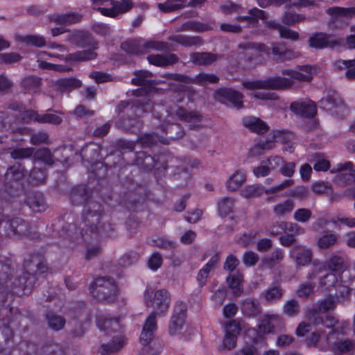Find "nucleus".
Listing matches in <instances>:
<instances>
[{
	"label": "nucleus",
	"instance_id": "1",
	"mask_svg": "<svg viewBox=\"0 0 355 355\" xmlns=\"http://www.w3.org/2000/svg\"><path fill=\"white\" fill-rule=\"evenodd\" d=\"M153 107L154 103L148 95L132 101H122L115 109L119 115L122 114L116 124L125 132L135 133L143 125L139 116L144 113L153 112Z\"/></svg>",
	"mask_w": 355,
	"mask_h": 355
},
{
	"label": "nucleus",
	"instance_id": "2",
	"mask_svg": "<svg viewBox=\"0 0 355 355\" xmlns=\"http://www.w3.org/2000/svg\"><path fill=\"white\" fill-rule=\"evenodd\" d=\"M94 189L87 184H80L73 187L69 193L71 202L73 205H83V220L85 225L96 230V223L104 214L101 203L92 200Z\"/></svg>",
	"mask_w": 355,
	"mask_h": 355
},
{
	"label": "nucleus",
	"instance_id": "3",
	"mask_svg": "<svg viewBox=\"0 0 355 355\" xmlns=\"http://www.w3.org/2000/svg\"><path fill=\"white\" fill-rule=\"evenodd\" d=\"M239 49L245 51V57L247 60L252 62L258 52L264 53L276 62H284L297 57L295 51L288 49L283 42L272 43L270 46L259 42H246L239 44Z\"/></svg>",
	"mask_w": 355,
	"mask_h": 355
},
{
	"label": "nucleus",
	"instance_id": "4",
	"mask_svg": "<svg viewBox=\"0 0 355 355\" xmlns=\"http://www.w3.org/2000/svg\"><path fill=\"white\" fill-rule=\"evenodd\" d=\"M102 147L100 144L94 142H90L86 144L80 151V156L83 159L88 162H93L91 166V172L94 174V178H106L110 175L107 171L109 168L112 166L116 168L117 164L113 162L112 165H110V159L114 155H110L106 157L107 163L104 164L97 160L101 157V152Z\"/></svg>",
	"mask_w": 355,
	"mask_h": 355
},
{
	"label": "nucleus",
	"instance_id": "5",
	"mask_svg": "<svg viewBox=\"0 0 355 355\" xmlns=\"http://www.w3.org/2000/svg\"><path fill=\"white\" fill-rule=\"evenodd\" d=\"M14 336V331L8 324L3 323L0 326V355H35L36 344L27 340H23L7 350L13 343Z\"/></svg>",
	"mask_w": 355,
	"mask_h": 355
},
{
	"label": "nucleus",
	"instance_id": "6",
	"mask_svg": "<svg viewBox=\"0 0 355 355\" xmlns=\"http://www.w3.org/2000/svg\"><path fill=\"white\" fill-rule=\"evenodd\" d=\"M132 164L137 166L139 171L148 173L154 171L155 175H162L168 168L166 155H152L146 151L141 150L133 153Z\"/></svg>",
	"mask_w": 355,
	"mask_h": 355
},
{
	"label": "nucleus",
	"instance_id": "7",
	"mask_svg": "<svg viewBox=\"0 0 355 355\" xmlns=\"http://www.w3.org/2000/svg\"><path fill=\"white\" fill-rule=\"evenodd\" d=\"M90 292L98 301L111 303L117 297V286L113 278L99 277L90 286Z\"/></svg>",
	"mask_w": 355,
	"mask_h": 355
},
{
	"label": "nucleus",
	"instance_id": "8",
	"mask_svg": "<svg viewBox=\"0 0 355 355\" xmlns=\"http://www.w3.org/2000/svg\"><path fill=\"white\" fill-rule=\"evenodd\" d=\"M144 298L148 307H154V310L150 313H154L155 320L157 316L162 315L168 310L171 303L170 294L165 289L153 292L147 287Z\"/></svg>",
	"mask_w": 355,
	"mask_h": 355
},
{
	"label": "nucleus",
	"instance_id": "9",
	"mask_svg": "<svg viewBox=\"0 0 355 355\" xmlns=\"http://www.w3.org/2000/svg\"><path fill=\"white\" fill-rule=\"evenodd\" d=\"M121 49L130 55H141L148 53L150 49L167 51L168 44L164 42L128 40L121 43Z\"/></svg>",
	"mask_w": 355,
	"mask_h": 355
},
{
	"label": "nucleus",
	"instance_id": "10",
	"mask_svg": "<svg viewBox=\"0 0 355 355\" xmlns=\"http://www.w3.org/2000/svg\"><path fill=\"white\" fill-rule=\"evenodd\" d=\"M326 13L330 16L327 24L329 28L340 29L349 25L351 19L355 17V6L349 8L332 6L326 10Z\"/></svg>",
	"mask_w": 355,
	"mask_h": 355
},
{
	"label": "nucleus",
	"instance_id": "11",
	"mask_svg": "<svg viewBox=\"0 0 355 355\" xmlns=\"http://www.w3.org/2000/svg\"><path fill=\"white\" fill-rule=\"evenodd\" d=\"M293 81L285 77L275 76L254 81H245L243 85L248 89H265L272 90H282L291 87Z\"/></svg>",
	"mask_w": 355,
	"mask_h": 355
},
{
	"label": "nucleus",
	"instance_id": "12",
	"mask_svg": "<svg viewBox=\"0 0 355 355\" xmlns=\"http://www.w3.org/2000/svg\"><path fill=\"white\" fill-rule=\"evenodd\" d=\"M318 107L332 115H337L338 112L344 115L347 110L346 105L340 94L334 90H329L327 94L318 101Z\"/></svg>",
	"mask_w": 355,
	"mask_h": 355
},
{
	"label": "nucleus",
	"instance_id": "13",
	"mask_svg": "<svg viewBox=\"0 0 355 355\" xmlns=\"http://www.w3.org/2000/svg\"><path fill=\"white\" fill-rule=\"evenodd\" d=\"M0 225H3L5 234L8 237L24 236L30 232L31 227L28 222L21 217L1 220Z\"/></svg>",
	"mask_w": 355,
	"mask_h": 355
},
{
	"label": "nucleus",
	"instance_id": "14",
	"mask_svg": "<svg viewBox=\"0 0 355 355\" xmlns=\"http://www.w3.org/2000/svg\"><path fill=\"white\" fill-rule=\"evenodd\" d=\"M342 42V39L323 32H316L309 38V46L315 49H334L340 46Z\"/></svg>",
	"mask_w": 355,
	"mask_h": 355
},
{
	"label": "nucleus",
	"instance_id": "15",
	"mask_svg": "<svg viewBox=\"0 0 355 355\" xmlns=\"http://www.w3.org/2000/svg\"><path fill=\"white\" fill-rule=\"evenodd\" d=\"M36 283V277L24 272L11 282L9 290L17 295H28Z\"/></svg>",
	"mask_w": 355,
	"mask_h": 355
},
{
	"label": "nucleus",
	"instance_id": "16",
	"mask_svg": "<svg viewBox=\"0 0 355 355\" xmlns=\"http://www.w3.org/2000/svg\"><path fill=\"white\" fill-rule=\"evenodd\" d=\"M187 306L183 302H177L175 305L171 317L168 332L170 335L179 334L182 329L186 321Z\"/></svg>",
	"mask_w": 355,
	"mask_h": 355
},
{
	"label": "nucleus",
	"instance_id": "17",
	"mask_svg": "<svg viewBox=\"0 0 355 355\" xmlns=\"http://www.w3.org/2000/svg\"><path fill=\"white\" fill-rule=\"evenodd\" d=\"M4 188L0 189V206L3 207V202L8 204L11 198L18 196L24 191L21 180L23 179H7Z\"/></svg>",
	"mask_w": 355,
	"mask_h": 355
},
{
	"label": "nucleus",
	"instance_id": "18",
	"mask_svg": "<svg viewBox=\"0 0 355 355\" xmlns=\"http://www.w3.org/2000/svg\"><path fill=\"white\" fill-rule=\"evenodd\" d=\"M69 42L79 48L98 49V43L88 31L76 30L71 33Z\"/></svg>",
	"mask_w": 355,
	"mask_h": 355
},
{
	"label": "nucleus",
	"instance_id": "19",
	"mask_svg": "<svg viewBox=\"0 0 355 355\" xmlns=\"http://www.w3.org/2000/svg\"><path fill=\"white\" fill-rule=\"evenodd\" d=\"M171 78L174 80L183 83H196L201 85L214 84L219 81V78L216 75L213 73H207L205 72H201L197 74L194 78L180 73H173L171 74Z\"/></svg>",
	"mask_w": 355,
	"mask_h": 355
},
{
	"label": "nucleus",
	"instance_id": "20",
	"mask_svg": "<svg viewBox=\"0 0 355 355\" xmlns=\"http://www.w3.org/2000/svg\"><path fill=\"white\" fill-rule=\"evenodd\" d=\"M216 95L219 101L223 103L229 102L237 110L243 107V94L232 88H220L216 91Z\"/></svg>",
	"mask_w": 355,
	"mask_h": 355
},
{
	"label": "nucleus",
	"instance_id": "21",
	"mask_svg": "<svg viewBox=\"0 0 355 355\" xmlns=\"http://www.w3.org/2000/svg\"><path fill=\"white\" fill-rule=\"evenodd\" d=\"M24 268L26 274L35 276L37 272L43 273L47 269L44 255L41 253H33L24 262Z\"/></svg>",
	"mask_w": 355,
	"mask_h": 355
},
{
	"label": "nucleus",
	"instance_id": "22",
	"mask_svg": "<svg viewBox=\"0 0 355 355\" xmlns=\"http://www.w3.org/2000/svg\"><path fill=\"white\" fill-rule=\"evenodd\" d=\"M284 327V320L279 315H266L259 325L263 334H277Z\"/></svg>",
	"mask_w": 355,
	"mask_h": 355
},
{
	"label": "nucleus",
	"instance_id": "23",
	"mask_svg": "<svg viewBox=\"0 0 355 355\" xmlns=\"http://www.w3.org/2000/svg\"><path fill=\"white\" fill-rule=\"evenodd\" d=\"M290 110L303 118H313L317 114L316 105L311 101H294L291 104Z\"/></svg>",
	"mask_w": 355,
	"mask_h": 355
},
{
	"label": "nucleus",
	"instance_id": "24",
	"mask_svg": "<svg viewBox=\"0 0 355 355\" xmlns=\"http://www.w3.org/2000/svg\"><path fill=\"white\" fill-rule=\"evenodd\" d=\"M10 267L8 264L0 261V309L5 306L7 302V293L9 290Z\"/></svg>",
	"mask_w": 355,
	"mask_h": 355
},
{
	"label": "nucleus",
	"instance_id": "25",
	"mask_svg": "<svg viewBox=\"0 0 355 355\" xmlns=\"http://www.w3.org/2000/svg\"><path fill=\"white\" fill-rule=\"evenodd\" d=\"M157 328V322L156 320H155L154 313H150L145 321L139 338L140 342L143 346L150 345V343L155 336V331Z\"/></svg>",
	"mask_w": 355,
	"mask_h": 355
},
{
	"label": "nucleus",
	"instance_id": "26",
	"mask_svg": "<svg viewBox=\"0 0 355 355\" xmlns=\"http://www.w3.org/2000/svg\"><path fill=\"white\" fill-rule=\"evenodd\" d=\"M290 257L294 259L296 265L304 266L311 263L312 252L303 245H295L290 252Z\"/></svg>",
	"mask_w": 355,
	"mask_h": 355
},
{
	"label": "nucleus",
	"instance_id": "27",
	"mask_svg": "<svg viewBox=\"0 0 355 355\" xmlns=\"http://www.w3.org/2000/svg\"><path fill=\"white\" fill-rule=\"evenodd\" d=\"M225 329L223 347L230 350L236 347L237 335L239 334L241 328L239 324L233 320L226 324Z\"/></svg>",
	"mask_w": 355,
	"mask_h": 355
},
{
	"label": "nucleus",
	"instance_id": "28",
	"mask_svg": "<svg viewBox=\"0 0 355 355\" xmlns=\"http://www.w3.org/2000/svg\"><path fill=\"white\" fill-rule=\"evenodd\" d=\"M283 163V159L281 157L275 156L270 157L261 162V165L255 167L253 169L254 174L259 176H266L269 175L271 169L275 168Z\"/></svg>",
	"mask_w": 355,
	"mask_h": 355
},
{
	"label": "nucleus",
	"instance_id": "29",
	"mask_svg": "<svg viewBox=\"0 0 355 355\" xmlns=\"http://www.w3.org/2000/svg\"><path fill=\"white\" fill-rule=\"evenodd\" d=\"M82 86V82L73 77L60 78L53 85L54 89L60 93H69Z\"/></svg>",
	"mask_w": 355,
	"mask_h": 355
},
{
	"label": "nucleus",
	"instance_id": "30",
	"mask_svg": "<svg viewBox=\"0 0 355 355\" xmlns=\"http://www.w3.org/2000/svg\"><path fill=\"white\" fill-rule=\"evenodd\" d=\"M147 60L151 64L165 67L177 63L179 61V58L177 55L169 53L165 55H149Z\"/></svg>",
	"mask_w": 355,
	"mask_h": 355
},
{
	"label": "nucleus",
	"instance_id": "31",
	"mask_svg": "<svg viewBox=\"0 0 355 355\" xmlns=\"http://www.w3.org/2000/svg\"><path fill=\"white\" fill-rule=\"evenodd\" d=\"M25 202L35 212L44 211L47 208L44 196L40 192L29 193L26 198Z\"/></svg>",
	"mask_w": 355,
	"mask_h": 355
},
{
	"label": "nucleus",
	"instance_id": "32",
	"mask_svg": "<svg viewBox=\"0 0 355 355\" xmlns=\"http://www.w3.org/2000/svg\"><path fill=\"white\" fill-rule=\"evenodd\" d=\"M44 319L48 327L54 331L63 329L66 324L65 318L53 311H47L44 314Z\"/></svg>",
	"mask_w": 355,
	"mask_h": 355
},
{
	"label": "nucleus",
	"instance_id": "33",
	"mask_svg": "<svg viewBox=\"0 0 355 355\" xmlns=\"http://www.w3.org/2000/svg\"><path fill=\"white\" fill-rule=\"evenodd\" d=\"M243 125L252 132L262 135L268 132V125L262 120L255 116L245 117L243 120Z\"/></svg>",
	"mask_w": 355,
	"mask_h": 355
},
{
	"label": "nucleus",
	"instance_id": "34",
	"mask_svg": "<svg viewBox=\"0 0 355 355\" xmlns=\"http://www.w3.org/2000/svg\"><path fill=\"white\" fill-rule=\"evenodd\" d=\"M284 291L279 282L272 283L266 291L261 293V296L269 303L280 300L284 295Z\"/></svg>",
	"mask_w": 355,
	"mask_h": 355
},
{
	"label": "nucleus",
	"instance_id": "35",
	"mask_svg": "<svg viewBox=\"0 0 355 355\" xmlns=\"http://www.w3.org/2000/svg\"><path fill=\"white\" fill-rule=\"evenodd\" d=\"M330 349L336 355H343L355 349V341L349 338L338 340L330 345Z\"/></svg>",
	"mask_w": 355,
	"mask_h": 355
},
{
	"label": "nucleus",
	"instance_id": "36",
	"mask_svg": "<svg viewBox=\"0 0 355 355\" xmlns=\"http://www.w3.org/2000/svg\"><path fill=\"white\" fill-rule=\"evenodd\" d=\"M83 15L78 12H69L66 14H54L50 19L59 24H73L80 22Z\"/></svg>",
	"mask_w": 355,
	"mask_h": 355
},
{
	"label": "nucleus",
	"instance_id": "37",
	"mask_svg": "<svg viewBox=\"0 0 355 355\" xmlns=\"http://www.w3.org/2000/svg\"><path fill=\"white\" fill-rule=\"evenodd\" d=\"M241 310L244 315L255 317L261 313V307L258 300L252 298H246L243 301Z\"/></svg>",
	"mask_w": 355,
	"mask_h": 355
},
{
	"label": "nucleus",
	"instance_id": "38",
	"mask_svg": "<svg viewBox=\"0 0 355 355\" xmlns=\"http://www.w3.org/2000/svg\"><path fill=\"white\" fill-rule=\"evenodd\" d=\"M217 59V55L210 52H195L190 54L191 62L198 65H209Z\"/></svg>",
	"mask_w": 355,
	"mask_h": 355
},
{
	"label": "nucleus",
	"instance_id": "39",
	"mask_svg": "<svg viewBox=\"0 0 355 355\" xmlns=\"http://www.w3.org/2000/svg\"><path fill=\"white\" fill-rule=\"evenodd\" d=\"M123 341L120 338H116L107 343L102 344L97 352V355H112L123 347Z\"/></svg>",
	"mask_w": 355,
	"mask_h": 355
},
{
	"label": "nucleus",
	"instance_id": "40",
	"mask_svg": "<svg viewBox=\"0 0 355 355\" xmlns=\"http://www.w3.org/2000/svg\"><path fill=\"white\" fill-rule=\"evenodd\" d=\"M170 40L175 42L183 46L190 47L193 46H200L202 44V40L199 36H188L184 35H173L169 38Z\"/></svg>",
	"mask_w": 355,
	"mask_h": 355
},
{
	"label": "nucleus",
	"instance_id": "41",
	"mask_svg": "<svg viewBox=\"0 0 355 355\" xmlns=\"http://www.w3.org/2000/svg\"><path fill=\"white\" fill-rule=\"evenodd\" d=\"M97 327L100 330L109 334L119 330V323L116 318L100 317L97 320Z\"/></svg>",
	"mask_w": 355,
	"mask_h": 355
},
{
	"label": "nucleus",
	"instance_id": "42",
	"mask_svg": "<svg viewBox=\"0 0 355 355\" xmlns=\"http://www.w3.org/2000/svg\"><path fill=\"white\" fill-rule=\"evenodd\" d=\"M96 49L89 48L87 50L78 51L73 53L67 55V61L83 62L94 60L97 57V53L94 51Z\"/></svg>",
	"mask_w": 355,
	"mask_h": 355
},
{
	"label": "nucleus",
	"instance_id": "43",
	"mask_svg": "<svg viewBox=\"0 0 355 355\" xmlns=\"http://www.w3.org/2000/svg\"><path fill=\"white\" fill-rule=\"evenodd\" d=\"M338 235L335 233H325L317 240V246L321 250H327L338 243Z\"/></svg>",
	"mask_w": 355,
	"mask_h": 355
},
{
	"label": "nucleus",
	"instance_id": "44",
	"mask_svg": "<svg viewBox=\"0 0 355 355\" xmlns=\"http://www.w3.org/2000/svg\"><path fill=\"white\" fill-rule=\"evenodd\" d=\"M336 67L342 70L346 69L345 77L347 79L352 80L355 79V59L354 60H339L335 63Z\"/></svg>",
	"mask_w": 355,
	"mask_h": 355
},
{
	"label": "nucleus",
	"instance_id": "45",
	"mask_svg": "<svg viewBox=\"0 0 355 355\" xmlns=\"http://www.w3.org/2000/svg\"><path fill=\"white\" fill-rule=\"evenodd\" d=\"M187 0H166L157 4L158 8L164 13H170L182 9Z\"/></svg>",
	"mask_w": 355,
	"mask_h": 355
},
{
	"label": "nucleus",
	"instance_id": "46",
	"mask_svg": "<svg viewBox=\"0 0 355 355\" xmlns=\"http://www.w3.org/2000/svg\"><path fill=\"white\" fill-rule=\"evenodd\" d=\"M259 19L264 20L267 19V15L263 10L253 8L248 10V15L239 16L238 20L241 21H248L251 24H256Z\"/></svg>",
	"mask_w": 355,
	"mask_h": 355
},
{
	"label": "nucleus",
	"instance_id": "47",
	"mask_svg": "<svg viewBox=\"0 0 355 355\" xmlns=\"http://www.w3.org/2000/svg\"><path fill=\"white\" fill-rule=\"evenodd\" d=\"M344 171H349V175L352 178H355V168L352 162H345V163L338 164L334 166L330 172L331 173H340L336 176V178H345V175H348L347 173H343Z\"/></svg>",
	"mask_w": 355,
	"mask_h": 355
},
{
	"label": "nucleus",
	"instance_id": "48",
	"mask_svg": "<svg viewBox=\"0 0 355 355\" xmlns=\"http://www.w3.org/2000/svg\"><path fill=\"white\" fill-rule=\"evenodd\" d=\"M35 355H62L60 346L55 343H44L41 348L36 345Z\"/></svg>",
	"mask_w": 355,
	"mask_h": 355
},
{
	"label": "nucleus",
	"instance_id": "49",
	"mask_svg": "<svg viewBox=\"0 0 355 355\" xmlns=\"http://www.w3.org/2000/svg\"><path fill=\"white\" fill-rule=\"evenodd\" d=\"M325 267L331 271L342 272L345 269L344 259L341 256L333 255L326 261Z\"/></svg>",
	"mask_w": 355,
	"mask_h": 355
},
{
	"label": "nucleus",
	"instance_id": "50",
	"mask_svg": "<svg viewBox=\"0 0 355 355\" xmlns=\"http://www.w3.org/2000/svg\"><path fill=\"white\" fill-rule=\"evenodd\" d=\"M42 84V78L35 76H30L24 78L21 83V86L28 92H36Z\"/></svg>",
	"mask_w": 355,
	"mask_h": 355
},
{
	"label": "nucleus",
	"instance_id": "51",
	"mask_svg": "<svg viewBox=\"0 0 355 355\" xmlns=\"http://www.w3.org/2000/svg\"><path fill=\"white\" fill-rule=\"evenodd\" d=\"M135 78H132L131 83L136 86H147L150 81L148 80L153 76L152 73L147 70H138L133 73Z\"/></svg>",
	"mask_w": 355,
	"mask_h": 355
},
{
	"label": "nucleus",
	"instance_id": "52",
	"mask_svg": "<svg viewBox=\"0 0 355 355\" xmlns=\"http://www.w3.org/2000/svg\"><path fill=\"white\" fill-rule=\"evenodd\" d=\"M306 17L294 11L287 10L282 16V22L286 26H294L304 21Z\"/></svg>",
	"mask_w": 355,
	"mask_h": 355
},
{
	"label": "nucleus",
	"instance_id": "53",
	"mask_svg": "<svg viewBox=\"0 0 355 355\" xmlns=\"http://www.w3.org/2000/svg\"><path fill=\"white\" fill-rule=\"evenodd\" d=\"M166 135L168 139L175 140L182 138L184 135L183 128L179 123H171L165 127Z\"/></svg>",
	"mask_w": 355,
	"mask_h": 355
},
{
	"label": "nucleus",
	"instance_id": "54",
	"mask_svg": "<svg viewBox=\"0 0 355 355\" xmlns=\"http://www.w3.org/2000/svg\"><path fill=\"white\" fill-rule=\"evenodd\" d=\"M352 288L345 285H338L336 288V296L334 297L338 304L344 305L351 298Z\"/></svg>",
	"mask_w": 355,
	"mask_h": 355
},
{
	"label": "nucleus",
	"instance_id": "55",
	"mask_svg": "<svg viewBox=\"0 0 355 355\" xmlns=\"http://www.w3.org/2000/svg\"><path fill=\"white\" fill-rule=\"evenodd\" d=\"M300 312V304L297 300H289L283 306V313L288 317H295Z\"/></svg>",
	"mask_w": 355,
	"mask_h": 355
},
{
	"label": "nucleus",
	"instance_id": "56",
	"mask_svg": "<svg viewBox=\"0 0 355 355\" xmlns=\"http://www.w3.org/2000/svg\"><path fill=\"white\" fill-rule=\"evenodd\" d=\"M337 304H338L334 296L329 294L322 300H321L315 307L322 313H326L329 311L334 310Z\"/></svg>",
	"mask_w": 355,
	"mask_h": 355
},
{
	"label": "nucleus",
	"instance_id": "57",
	"mask_svg": "<svg viewBox=\"0 0 355 355\" xmlns=\"http://www.w3.org/2000/svg\"><path fill=\"white\" fill-rule=\"evenodd\" d=\"M33 155L35 159L42 161L49 166H52L54 163L53 155L47 148H42L36 151L33 150Z\"/></svg>",
	"mask_w": 355,
	"mask_h": 355
},
{
	"label": "nucleus",
	"instance_id": "58",
	"mask_svg": "<svg viewBox=\"0 0 355 355\" xmlns=\"http://www.w3.org/2000/svg\"><path fill=\"white\" fill-rule=\"evenodd\" d=\"M177 116L186 122H199L202 119V116L197 112H188L184 108H179L176 111Z\"/></svg>",
	"mask_w": 355,
	"mask_h": 355
},
{
	"label": "nucleus",
	"instance_id": "59",
	"mask_svg": "<svg viewBox=\"0 0 355 355\" xmlns=\"http://www.w3.org/2000/svg\"><path fill=\"white\" fill-rule=\"evenodd\" d=\"M138 141L143 147L151 148L153 146L160 143H165L164 141L161 140L157 134H145L138 138Z\"/></svg>",
	"mask_w": 355,
	"mask_h": 355
},
{
	"label": "nucleus",
	"instance_id": "60",
	"mask_svg": "<svg viewBox=\"0 0 355 355\" xmlns=\"http://www.w3.org/2000/svg\"><path fill=\"white\" fill-rule=\"evenodd\" d=\"M229 287L232 290V293L235 296H239L243 293L241 287V277L234 275H230L226 279Z\"/></svg>",
	"mask_w": 355,
	"mask_h": 355
},
{
	"label": "nucleus",
	"instance_id": "61",
	"mask_svg": "<svg viewBox=\"0 0 355 355\" xmlns=\"http://www.w3.org/2000/svg\"><path fill=\"white\" fill-rule=\"evenodd\" d=\"M101 218L102 216L99 218L98 223H96V230H92L91 227L89 225L85 226L88 228V230H89V231L92 233L110 236L111 233L114 230V225L111 224L110 222H104L103 224H101Z\"/></svg>",
	"mask_w": 355,
	"mask_h": 355
},
{
	"label": "nucleus",
	"instance_id": "62",
	"mask_svg": "<svg viewBox=\"0 0 355 355\" xmlns=\"http://www.w3.org/2000/svg\"><path fill=\"white\" fill-rule=\"evenodd\" d=\"M27 171L21 164L13 165L7 168L4 178H26Z\"/></svg>",
	"mask_w": 355,
	"mask_h": 355
},
{
	"label": "nucleus",
	"instance_id": "63",
	"mask_svg": "<svg viewBox=\"0 0 355 355\" xmlns=\"http://www.w3.org/2000/svg\"><path fill=\"white\" fill-rule=\"evenodd\" d=\"M264 189L257 184L249 185L241 191V193L245 198H257L261 196Z\"/></svg>",
	"mask_w": 355,
	"mask_h": 355
},
{
	"label": "nucleus",
	"instance_id": "64",
	"mask_svg": "<svg viewBox=\"0 0 355 355\" xmlns=\"http://www.w3.org/2000/svg\"><path fill=\"white\" fill-rule=\"evenodd\" d=\"M135 147V144L134 142L122 139L116 140L115 144L116 150L119 152L118 157H120L125 152H133Z\"/></svg>",
	"mask_w": 355,
	"mask_h": 355
}]
</instances>
